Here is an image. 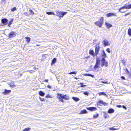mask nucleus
Instances as JSON below:
<instances>
[{
	"mask_svg": "<svg viewBox=\"0 0 131 131\" xmlns=\"http://www.w3.org/2000/svg\"><path fill=\"white\" fill-rule=\"evenodd\" d=\"M67 13V12H64L60 10L56 11V15L59 17L60 19L64 15H66Z\"/></svg>",
	"mask_w": 131,
	"mask_h": 131,
	"instance_id": "f257e3e1",
	"label": "nucleus"
},
{
	"mask_svg": "<svg viewBox=\"0 0 131 131\" xmlns=\"http://www.w3.org/2000/svg\"><path fill=\"white\" fill-rule=\"evenodd\" d=\"M103 17H101L100 18V20L95 22V25L101 27L102 25L103 24Z\"/></svg>",
	"mask_w": 131,
	"mask_h": 131,
	"instance_id": "f03ea898",
	"label": "nucleus"
},
{
	"mask_svg": "<svg viewBox=\"0 0 131 131\" xmlns=\"http://www.w3.org/2000/svg\"><path fill=\"white\" fill-rule=\"evenodd\" d=\"M131 8V4L129 5H127V4H126L125 6H124L120 8L119 9V11L121 12L122 13H124L125 12L124 11H121V10H122L123 9H129Z\"/></svg>",
	"mask_w": 131,
	"mask_h": 131,
	"instance_id": "7ed1b4c3",
	"label": "nucleus"
},
{
	"mask_svg": "<svg viewBox=\"0 0 131 131\" xmlns=\"http://www.w3.org/2000/svg\"><path fill=\"white\" fill-rule=\"evenodd\" d=\"M58 96H60V97L63 99H65L66 100H68L69 99V96L67 95H63L62 94L58 93L57 94Z\"/></svg>",
	"mask_w": 131,
	"mask_h": 131,
	"instance_id": "20e7f679",
	"label": "nucleus"
},
{
	"mask_svg": "<svg viewBox=\"0 0 131 131\" xmlns=\"http://www.w3.org/2000/svg\"><path fill=\"white\" fill-rule=\"evenodd\" d=\"M101 61L102 63V64L101 65V67H103L104 66H105V67L108 66L107 62L106 61L104 58H102Z\"/></svg>",
	"mask_w": 131,
	"mask_h": 131,
	"instance_id": "39448f33",
	"label": "nucleus"
},
{
	"mask_svg": "<svg viewBox=\"0 0 131 131\" xmlns=\"http://www.w3.org/2000/svg\"><path fill=\"white\" fill-rule=\"evenodd\" d=\"M1 22L2 24V25H6L8 24V20L7 19L5 18H4L1 19Z\"/></svg>",
	"mask_w": 131,
	"mask_h": 131,
	"instance_id": "423d86ee",
	"label": "nucleus"
},
{
	"mask_svg": "<svg viewBox=\"0 0 131 131\" xmlns=\"http://www.w3.org/2000/svg\"><path fill=\"white\" fill-rule=\"evenodd\" d=\"M99 43H100L99 44H98L97 45L96 44V47H95V54L96 56L97 55V54L98 53L99 51L100 50V46L99 45Z\"/></svg>",
	"mask_w": 131,
	"mask_h": 131,
	"instance_id": "0eeeda50",
	"label": "nucleus"
},
{
	"mask_svg": "<svg viewBox=\"0 0 131 131\" xmlns=\"http://www.w3.org/2000/svg\"><path fill=\"white\" fill-rule=\"evenodd\" d=\"M15 32L14 31H12L9 34L8 36L9 38H12L13 37H15L16 36L15 34Z\"/></svg>",
	"mask_w": 131,
	"mask_h": 131,
	"instance_id": "6e6552de",
	"label": "nucleus"
},
{
	"mask_svg": "<svg viewBox=\"0 0 131 131\" xmlns=\"http://www.w3.org/2000/svg\"><path fill=\"white\" fill-rule=\"evenodd\" d=\"M103 44L105 47L106 46H108L109 45V42L106 39H105L103 41Z\"/></svg>",
	"mask_w": 131,
	"mask_h": 131,
	"instance_id": "1a4fd4ad",
	"label": "nucleus"
},
{
	"mask_svg": "<svg viewBox=\"0 0 131 131\" xmlns=\"http://www.w3.org/2000/svg\"><path fill=\"white\" fill-rule=\"evenodd\" d=\"M87 109L90 111H95L97 110V108L95 107H89L87 108Z\"/></svg>",
	"mask_w": 131,
	"mask_h": 131,
	"instance_id": "9d476101",
	"label": "nucleus"
},
{
	"mask_svg": "<svg viewBox=\"0 0 131 131\" xmlns=\"http://www.w3.org/2000/svg\"><path fill=\"white\" fill-rule=\"evenodd\" d=\"M112 16H116L117 15L115 13H111L107 14H106V16L107 17H111Z\"/></svg>",
	"mask_w": 131,
	"mask_h": 131,
	"instance_id": "9b49d317",
	"label": "nucleus"
},
{
	"mask_svg": "<svg viewBox=\"0 0 131 131\" xmlns=\"http://www.w3.org/2000/svg\"><path fill=\"white\" fill-rule=\"evenodd\" d=\"M98 104L99 105H100V104H103L104 105H107L108 104L107 103H106L105 102H104L102 100H99L98 103Z\"/></svg>",
	"mask_w": 131,
	"mask_h": 131,
	"instance_id": "f8f14e48",
	"label": "nucleus"
},
{
	"mask_svg": "<svg viewBox=\"0 0 131 131\" xmlns=\"http://www.w3.org/2000/svg\"><path fill=\"white\" fill-rule=\"evenodd\" d=\"M10 92V90H8L5 89L4 92L3 93V94L4 95H6L9 93Z\"/></svg>",
	"mask_w": 131,
	"mask_h": 131,
	"instance_id": "ddd939ff",
	"label": "nucleus"
},
{
	"mask_svg": "<svg viewBox=\"0 0 131 131\" xmlns=\"http://www.w3.org/2000/svg\"><path fill=\"white\" fill-rule=\"evenodd\" d=\"M57 60V59L56 58H54L52 60V62L51 63V65H52L54 63H56Z\"/></svg>",
	"mask_w": 131,
	"mask_h": 131,
	"instance_id": "4468645a",
	"label": "nucleus"
},
{
	"mask_svg": "<svg viewBox=\"0 0 131 131\" xmlns=\"http://www.w3.org/2000/svg\"><path fill=\"white\" fill-rule=\"evenodd\" d=\"M114 110L113 108H110L108 111V113H114Z\"/></svg>",
	"mask_w": 131,
	"mask_h": 131,
	"instance_id": "2eb2a0df",
	"label": "nucleus"
},
{
	"mask_svg": "<svg viewBox=\"0 0 131 131\" xmlns=\"http://www.w3.org/2000/svg\"><path fill=\"white\" fill-rule=\"evenodd\" d=\"M39 94L40 95L43 96H44L45 94V93L42 91H40L39 93Z\"/></svg>",
	"mask_w": 131,
	"mask_h": 131,
	"instance_id": "dca6fc26",
	"label": "nucleus"
},
{
	"mask_svg": "<svg viewBox=\"0 0 131 131\" xmlns=\"http://www.w3.org/2000/svg\"><path fill=\"white\" fill-rule=\"evenodd\" d=\"M96 62L95 64L99 65L100 64V60L98 58H96Z\"/></svg>",
	"mask_w": 131,
	"mask_h": 131,
	"instance_id": "f3484780",
	"label": "nucleus"
},
{
	"mask_svg": "<svg viewBox=\"0 0 131 131\" xmlns=\"http://www.w3.org/2000/svg\"><path fill=\"white\" fill-rule=\"evenodd\" d=\"M84 75L85 76H90L93 78H94V76L93 75L90 74H84Z\"/></svg>",
	"mask_w": 131,
	"mask_h": 131,
	"instance_id": "a211bd4d",
	"label": "nucleus"
},
{
	"mask_svg": "<svg viewBox=\"0 0 131 131\" xmlns=\"http://www.w3.org/2000/svg\"><path fill=\"white\" fill-rule=\"evenodd\" d=\"M102 52H103V53L102 54V56H103V58H105L107 57V56L106 53H105V51L104 50Z\"/></svg>",
	"mask_w": 131,
	"mask_h": 131,
	"instance_id": "6ab92c4d",
	"label": "nucleus"
},
{
	"mask_svg": "<svg viewBox=\"0 0 131 131\" xmlns=\"http://www.w3.org/2000/svg\"><path fill=\"white\" fill-rule=\"evenodd\" d=\"M103 113L104 116L105 118H106L108 117L109 116L108 114H107V113L106 112H103Z\"/></svg>",
	"mask_w": 131,
	"mask_h": 131,
	"instance_id": "aec40b11",
	"label": "nucleus"
},
{
	"mask_svg": "<svg viewBox=\"0 0 131 131\" xmlns=\"http://www.w3.org/2000/svg\"><path fill=\"white\" fill-rule=\"evenodd\" d=\"M72 99L75 101L77 102L79 101L80 99L79 98L77 97H73Z\"/></svg>",
	"mask_w": 131,
	"mask_h": 131,
	"instance_id": "412c9836",
	"label": "nucleus"
},
{
	"mask_svg": "<svg viewBox=\"0 0 131 131\" xmlns=\"http://www.w3.org/2000/svg\"><path fill=\"white\" fill-rule=\"evenodd\" d=\"M13 19H10L9 20V23L8 24V25L7 26H8L9 27H10V25L12 24V22L13 21Z\"/></svg>",
	"mask_w": 131,
	"mask_h": 131,
	"instance_id": "4be33fe9",
	"label": "nucleus"
},
{
	"mask_svg": "<svg viewBox=\"0 0 131 131\" xmlns=\"http://www.w3.org/2000/svg\"><path fill=\"white\" fill-rule=\"evenodd\" d=\"M89 53L90 54L94 57V52L93 50H90Z\"/></svg>",
	"mask_w": 131,
	"mask_h": 131,
	"instance_id": "5701e85b",
	"label": "nucleus"
},
{
	"mask_svg": "<svg viewBox=\"0 0 131 131\" xmlns=\"http://www.w3.org/2000/svg\"><path fill=\"white\" fill-rule=\"evenodd\" d=\"M46 14L48 15H55V14L53 12H48L46 13Z\"/></svg>",
	"mask_w": 131,
	"mask_h": 131,
	"instance_id": "b1692460",
	"label": "nucleus"
},
{
	"mask_svg": "<svg viewBox=\"0 0 131 131\" xmlns=\"http://www.w3.org/2000/svg\"><path fill=\"white\" fill-rule=\"evenodd\" d=\"M105 25L106 26V27L108 28H110L112 27V25L108 23H105Z\"/></svg>",
	"mask_w": 131,
	"mask_h": 131,
	"instance_id": "393cba45",
	"label": "nucleus"
},
{
	"mask_svg": "<svg viewBox=\"0 0 131 131\" xmlns=\"http://www.w3.org/2000/svg\"><path fill=\"white\" fill-rule=\"evenodd\" d=\"M99 95H104L107 96V95L103 92L99 93Z\"/></svg>",
	"mask_w": 131,
	"mask_h": 131,
	"instance_id": "a878e982",
	"label": "nucleus"
},
{
	"mask_svg": "<svg viewBox=\"0 0 131 131\" xmlns=\"http://www.w3.org/2000/svg\"><path fill=\"white\" fill-rule=\"evenodd\" d=\"M83 93V94L85 95L88 96L89 93V92L87 91H83L82 92Z\"/></svg>",
	"mask_w": 131,
	"mask_h": 131,
	"instance_id": "bb28decb",
	"label": "nucleus"
},
{
	"mask_svg": "<svg viewBox=\"0 0 131 131\" xmlns=\"http://www.w3.org/2000/svg\"><path fill=\"white\" fill-rule=\"evenodd\" d=\"M87 113V111L85 110H82L81 111L80 114H85Z\"/></svg>",
	"mask_w": 131,
	"mask_h": 131,
	"instance_id": "cd10ccee",
	"label": "nucleus"
},
{
	"mask_svg": "<svg viewBox=\"0 0 131 131\" xmlns=\"http://www.w3.org/2000/svg\"><path fill=\"white\" fill-rule=\"evenodd\" d=\"M58 99H59V101L60 102H64V101L62 100L63 99H62V98L60 97V96L59 97H57Z\"/></svg>",
	"mask_w": 131,
	"mask_h": 131,
	"instance_id": "c85d7f7f",
	"label": "nucleus"
},
{
	"mask_svg": "<svg viewBox=\"0 0 131 131\" xmlns=\"http://www.w3.org/2000/svg\"><path fill=\"white\" fill-rule=\"evenodd\" d=\"M128 34L130 36H131V29L129 28L128 30Z\"/></svg>",
	"mask_w": 131,
	"mask_h": 131,
	"instance_id": "c756f323",
	"label": "nucleus"
},
{
	"mask_svg": "<svg viewBox=\"0 0 131 131\" xmlns=\"http://www.w3.org/2000/svg\"><path fill=\"white\" fill-rule=\"evenodd\" d=\"M25 38L26 39V41L28 42H29L30 40V38L28 37H26Z\"/></svg>",
	"mask_w": 131,
	"mask_h": 131,
	"instance_id": "7c9ffc66",
	"label": "nucleus"
},
{
	"mask_svg": "<svg viewBox=\"0 0 131 131\" xmlns=\"http://www.w3.org/2000/svg\"><path fill=\"white\" fill-rule=\"evenodd\" d=\"M121 61L123 65L125 66L126 65V61L124 60H122Z\"/></svg>",
	"mask_w": 131,
	"mask_h": 131,
	"instance_id": "2f4dec72",
	"label": "nucleus"
},
{
	"mask_svg": "<svg viewBox=\"0 0 131 131\" xmlns=\"http://www.w3.org/2000/svg\"><path fill=\"white\" fill-rule=\"evenodd\" d=\"M31 129V128H25L23 130V131H28V130H30Z\"/></svg>",
	"mask_w": 131,
	"mask_h": 131,
	"instance_id": "473e14b6",
	"label": "nucleus"
},
{
	"mask_svg": "<svg viewBox=\"0 0 131 131\" xmlns=\"http://www.w3.org/2000/svg\"><path fill=\"white\" fill-rule=\"evenodd\" d=\"M99 66L97 64H95V65L94 67V69L95 70H96L97 68H98L99 67Z\"/></svg>",
	"mask_w": 131,
	"mask_h": 131,
	"instance_id": "72a5a7b5",
	"label": "nucleus"
},
{
	"mask_svg": "<svg viewBox=\"0 0 131 131\" xmlns=\"http://www.w3.org/2000/svg\"><path fill=\"white\" fill-rule=\"evenodd\" d=\"M46 98H52V97L51 96V95L49 94H48L46 96Z\"/></svg>",
	"mask_w": 131,
	"mask_h": 131,
	"instance_id": "f704fd0d",
	"label": "nucleus"
},
{
	"mask_svg": "<svg viewBox=\"0 0 131 131\" xmlns=\"http://www.w3.org/2000/svg\"><path fill=\"white\" fill-rule=\"evenodd\" d=\"M16 10V7H14L11 9V11L12 12H14Z\"/></svg>",
	"mask_w": 131,
	"mask_h": 131,
	"instance_id": "c9c22d12",
	"label": "nucleus"
},
{
	"mask_svg": "<svg viewBox=\"0 0 131 131\" xmlns=\"http://www.w3.org/2000/svg\"><path fill=\"white\" fill-rule=\"evenodd\" d=\"M77 73V72L74 71V72H70V73H69V74H76Z\"/></svg>",
	"mask_w": 131,
	"mask_h": 131,
	"instance_id": "e433bc0d",
	"label": "nucleus"
},
{
	"mask_svg": "<svg viewBox=\"0 0 131 131\" xmlns=\"http://www.w3.org/2000/svg\"><path fill=\"white\" fill-rule=\"evenodd\" d=\"M116 129L115 128L113 127H111L109 128V129L113 130H115Z\"/></svg>",
	"mask_w": 131,
	"mask_h": 131,
	"instance_id": "4c0bfd02",
	"label": "nucleus"
},
{
	"mask_svg": "<svg viewBox=\"0 0 131 131\" xmlns=\"http://www.w3.org/2000/svg\"><path fill=\"white\" fill-rule=\"evenodd\" d=\"M83 83H81L80 84L81 85V87H83L84 86H86V85H83Z\"/></svg>",
	"mask_w": 131,
	"mask_h": 131,
	"instance_id": "58836bf2",
	"label": "nucleus"
},
{
	"mask_svg": "<svg viewBox=\"0 0 131 131\" xmlns=\"http://www.w3.org/2000/svg\"><path fill=\"white\" fill-rule=\"evenodd\" d=\"M106 51L107 52H108V53H110L111 52L110 51V49L109 48H107L106 50Z\"/></svg>",
	"mask_w": 131,
	"mask_h": 131,
	"instance_id": "ea45409f",
	"label": "nucleus"
},
{
	"mask_svg": "<svg viewBox=\"0 0 131 131\" xmlns=\"http://www.w3.org/2000/svg\"><path fill=\"white\" fill-rule=\"evenodd\" d=\"M39 99L40 100L42 101H45V100L43 98H41V97H39Z\"/></svg>",
	"mask_w": 131,
	"mask_h": 131,
	"instance_id": "a19ab883",
	"label": "nucleus"
},
{
	"mask_svg": "<svg viewBox=\"0 0 131 131\" xmlns=\"http://www.w3.org/2000/svg\"><path fill=\"white\" fill-rule=\"evenodd\" d=\"M98 116V114H97V115H94V116H93V118H96Z\"/></svg>",
	"mask_w": 131,
	"mask_h": 131,
	"instance_id": "79ce46f5",
	"label": "nucleus"
},
{
	"mask_svg": "<svg viewBox=\"0 0 131 131\" xmlns=\"http://www.w3.org/2000/svg\"><path fill=\"white\" fill-rule=\"evenodd\" d=\"M29 12H30V13H33V14H34V13L31 9H30L29 10Z\"/></svg>",
	"mask_w": 131,
	"mask_h": 131,
	"instance_id": "37998d69",
	"label": "nucleus"
},
{
	"mask_svg": "<svg viewBox=\"0 0 131 131\" xmlns=\"http://www.w3.org/2000/svg\"><path fill=\"white\" fill-rule=\"evenodd\" d=\"M121 78L122 79H123V80H125V77H124L123 76H122L121 77Z\"/></svg>",
	"mask_w": 131,
	"mask_h": 131,
	"instance_id": "c03bdc74",
	"label": "nucleus"
},
{
	"mask_svg": "<svg viewBox=\"0 0 131 131\" xmlns=\"http://www.w3.org/2000/svg\"><path fill=\"white\" fill-rule=\"evenodd\" d=\"M117 107L119 108H120L121 107H122V106L121 105H118L117 106Z\"/></svg>",
	"mask_w": 131,
	"mask_h": 131,
	"instance_id": "a18cd8bd",
	"label": "nucleus"
},
{
	"mask_svg": "<svg viewBox=\"0 0 131 131\" xmlns=\"http://www.w3.org/2000/svg\"><path fill=\"white\" fill-rule=\"evenodd\" d=\"M47 87L49 88V89H51V86H50V85H48L47 86Z\"/></svg>",
	"mask_w": 131,
	"mask_h": 131,
	"instance_id": "49530a36",
	"label": "nucleus"
},
{
	"mask_svg": "<svg viewBox=\"0 0 131 131\" xmlns=\"http://www.w3.org/2000/svg\"><path fill=\"white\" fill-rule=\"evenodd\" d=\"M24 14L26 16H27L28 15V13L27 12H25L24 13Z\"/></svg>",
	"mask_w": 131,
	"mask_h": 131,
	"instance_id": "de8ad7c7",
	"label": "nucleus"
},
{
	"mask_svg": "<svg viewBox=\"0 0 131 131\" xmlns=\"http://www.w3.org/2000/svg\"><path fill=\"white\" fill-rule=\"evenodd\" d=\"M48 79H46L44 81L45 82H48Z\"/></svg>",
	"mask_w": 131,
	"mask_h": 131,
	"instance_id": "09e8293b",
	"label": "nucleus"
},
{
	"mask_svg": "<svg viewBox=\"0 0 131 131\" xmlns=\"http://www.w3.org/2000/svg\"><path fill=\"white\" fill-rule=\"evenodd\" d=\"M123 108H125V109H126V106H124V105H123Z\"/></svg>",
	"mask_w": 131,
	"mask_h": 131,
	"instance_id": "8fccbe9b",
	"label": "nucleus"
},
{
	"mask_svg": "<svg viewBox=\"0 0 131 131\" xmlns=\"http://www.w3.org/2000/svg\"><path fill=\"white\" fill-rule=\"evenodd\" d=\"M130 14V13L129 12V13H128L126 14H125V16H127L128 15H129Z\"/></svg>",
	"mask_w": 131,
	"mask_h": 131,
	"instance_id": "3c124183",
	"label": "nucleus"
},
{
	"mask_svg": "<svg viewBox=\"0 0 131 131\" xmlns=\"http://www.w3.org/2000/svg\"><path fill=\"white\" fill-rule=\"evenodd\" d=\"M102 82L104 84H106L107 83V82H105L103 81H102Z\"/></svg>",
	"mask_w": 131,
	"mask_h": 131,
	"instance_id": "603ef678",
	"label": "nucleus"
},
{
	"mask_svg": "<svg viewBox=\"0 0 131 131\" xmlns=\"http://www.w3.org/2000/svg\"><path fill=\"white\" fill-rule=\"evenodd\" d=\"M126 71L128 73H129V71L128 70V69H126Z\"/></svg>",
	"mask_w": 131,
	"mask_h": 131,
	"instance_id": "864d4df0",
	"label": "nucleus"
},
{
	"mask_svg": "<svg viewBox=\"0 0 131 131\" xmlns=\"http://www.w3.org/2000/svg\"><path fill=\"white\" fill-rule=\"evenodd\" d=\"M30 71V73H32V72H33L34 71L33 70H31V71Z\"/></svg>",
	"mask_w": 131,
	"mask_h": 131,
	"instance_id": "5fc2aeb1",
	"label": "nucleus"
},
{
	"mask_svg": "<svg viewBox=\"0 0 131 131\" xmlns=\"http://www.w3.org/2000/svg\"><path fill=\"white\" fill-rule=\"evenodd\" d=\"M34 69H35V70L36 69V68L35 67H34Z\"/></svg>",
	"mask_w": 131,
	"mask_h": 131,
	"instance_id": "6e6d98bb",
	"label": "nucleus"
},
{
	"mask_svg": "<svg viewBox=\"0 0 131 131\" xmlns=\"http://www.w3.org/2000/svg\"><path fill=\"white\" fill-rule=\"evenodd\" d=\"M40 46L39 45H36V46Z\"/></svg>",
	"mask_w": 131,
	"mask_h": 131,
	"instance_id": "4d7b16f0",
	"label": "nucleus"
},
{
	"mask_svg": "<svg viewBox=\"0 0 131 131\" xmlns=\"http://www.w3.org/2000/svg\"><path fill=\"white\" fill-rule=\"evenodd\" d=\"M94 41H95V42L96 41V40H94Z\"/></svg>",
	"mask_w": 131,
	"mask_h": 131,
	"instance_id": "13d9d810",
	"label": "nucleus"
},
{
	"mask_svg": "<svg viewBox=\"0 0 131 131\" xmlns=\"http://www.w3.org/2000/svg\"><path fill=\"white\" fill-rule=\"evenodd\" d=\"M122 9H123L122 10H121V11H123V10Z\"/></svg>",
	"mask_w": 131,
	"mask_h": 131,
	"instance_id": "bf43d9fd",
	"label": "nucleus"
},
{
	"mask_svg": "<svg viewBox=\"0 0 131 131\" xmlns=\"http://www.w3.org/2000/svg\"><path fill=\"white\" fill-rule=\"evenodd\" d=\"M73 76L75 77V76L73 75Z\"/></svg>",
	"mask_w": 131,
	"mask_h": 131,
	"instance_id": "052dcab7",
	"label": "nucleus"
},
{
	"mask_svg": "<svg viewBox=\"0 0 131 131\" xmlns=\"http://www.w3.org/2000/svg\"><path fill=\"white\" fill-rule=\"evenodd\" d=\"M130 75H131V74H130Z\"/></svg>",
	"mask_w": 131,
	"mask_h": 131,
	"instance_id": "680f3d73",
	"label": "nucleus"
}]
</instances>
